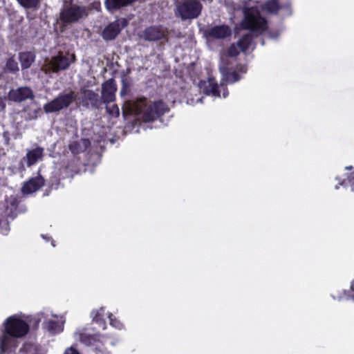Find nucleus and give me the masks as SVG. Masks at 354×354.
I'll return each mask as SVG.
<instances>
[{"label":"nucleus","instance_id":"nucleus-30","mask_svg":"<svg viewBox=\"0 0 354 354\" xmlns=\"http://www.w3.org/2000/svg\"><path fill=\"white\" fill-rule=\"evenodd\" d=\"M240 49L239 48L238 44H232L230 46V47L228 49V55L230 56L234 57L239 54Z\"/></svg>","mask_w":354,"mask_h":354},{"label":"nucleus","instance_id":"nucleus-25","mask_svg":"<svg viewBox=\"0 0 354 354\" xmlns=\"http://www.w3.org/2000/svg\"><path fill=\"white\" fill-rule=\"evenodd\" d=\"M17 1L25 8H35L39 3V0H17Z\"/></svg>","mask_w":354,"mask_h":354},{"label":"nucleus","instance_id":"nucleus-41","mask_svg":"<svg viewBox=\"0 0 354 354\" xmlns=\"http://www.w3.org/2000/svg\"><path fill=\"white\" fill-rule=\"evenodd\" d=\"M51 245H52V246H53V247H55V243H54V241H52V242H51Z\"/></svg>","mask_w":354,"mask_h":354},{"label":"nucleus","instance_id":"nucleus-40","mask_svg":"<svg viewBox=\"0 0 354 354\" xmlns=\"http://www.w3.org/2000/svg\"><path fill=\"white\" fill-rule=\"evenodd\" d=\"M353 169L352 166H348V167H345V169H346V170H350V169Z\"/></svg>","mask_w":354,"mask_h":354},{"label":"nucleus","instance_id":"nucleus-14","mask_svg":"<svg viewBox=\"0 0 354 354\" xmlns=\"http://www.w3.org/2000/svg\"><path fill=\"white\" fill-rule=\"evenodd\" d=\"M8 97L10 100L20 102L28 99H32L34 95L29 87L25 86L11 90L8 93Z\"/></svg>","mask_w":354,"mask_h":354},{"label":"nucleus","instance_id":"nucleus-34","mask_svg":"<svg viewBox=\"0 0 354 354\" xmlns=\"http://www.w3.org/2000/svg\"><path fill=\"white\" fill-rule=\"evenodd\" d=\"M280 35V32H278L277 34L275 35H273L272 33H270V37L273 39H276Z\"/></svg>","mask_w":354,"mask_h":354},{"label":"nucleus","instance_id":"nucleus-8","mask_svg":"<svg viewBox=\"0 0 354 354\" xmlns=\"http://www.w3.org/2000/svg\"><path fill=\"white\" fill-rule=\"evenodd\" d=\"M46 318L51 317L55 319H47L44 323V328L51 335H57L61 333L64 328V324L66 322V318L64 315H58L53 313L52 312L47 311L46 313H42Z\"/></svg>","mask_w":354,"mask_h":354},{"label":"nucleus","instance_id":"nucleus-6","mask_svg":"<svg viewBox=\"0 0 354 354\" xmlns=\"http://www.w3.org/2000/svg\"><path fill=\"white\" fill-rule=\"evenodd\" d=\"M198 89L207 95L214 97H226L228 95L227 88L222 82L218 85L214 78H209L207 80L201 81L198 84Z\"/></svg>","mask_w":354,"mask_h":354},{"label":"nucleus","instance_id":"nucleus-1","mask_svg":"<svg viewBox=\"0 0 354 354\" xmlns=\"http://www.w3.org/2000/svg\"><path fill=\"white\" fill-rule=\"evenodd\" d=\"M259 7L263 12L275 13L279 10L277 0H269L263 6H259L258 3L252 0H243L242 9L244 13V19L241 26L245 29H249L259 33H261L267 28V23L261 16Z\"/></svg>","mask_w":354,"mask_h":354},{"label":"nucleus","instance_id":"nucleus-19","mask_svg":"<svg viewBox=\"0 0 354 354\" xmlns=\"http://www.w3.org/2000/svg\"><path fill=\"white\" fill-rule=\"evenodd\" d=\"M90 141L88 139H80L79 140L73 141L69 145V149L75 156L77 154L84 152L89 146Z\"/></svg>","mask_w":354,"mask_h":354},{"label":"nucleus","instance_id":"nucleus-29","mask_svg":"<svg viewBox=\"0 0 354 354\" xmlns=\"http://www.w3.org/2000/svg\"><path fill=\"white\" fill-rule=\"evenodd\" d=\"M200 95L196 94L194 97H188L187 103L190 105H195L198 102L202 103L203 97Z\"/></svg>","mask_w":354,"mask_h":354},{"label":"nucleus","instance_id":"nucleus-36","mask_svg":"<svg viewBox=\"0 0 354 354\" xmlns=\"http://www.w3.org/2000/svg\"><path fill=\"white\" fill-rule=\"evenodd\" d=\"M42 238L46 240V241H48L51 239V238L46 235H41Z\"/></svg>","mask_w":354,"mask_h":354},{"label":"nucleus","instance_id":"nucleus-5","mask_svg":"<svg viewBox=\"0 0 354 354\" xmlns=\"http://www.w3.org/2000/svg\"><path fill=\"white\" fill-rule=\"evenodd\" d=\"M74 54H59L51 59H46L41 70L48 74L50 72L57 73L59 71L66 69L71 62L75 61Z\"/></svg>","mask_w":354,"mask_h":354},{"label":"nucleus","instance_id":"nucleus-32","mask_svg":"<svg viewBox=\"0 0 354 354\" xmlns=\"http://www.w3.org/2000/svg\"><path fill=\"white\" fill-rule=\"evenodd\" d=\"M348 180L351 186V191L354 192V176H348Z\"/></svg>","mask_w":354,"mask_h":354},{"label":"nucleus","instance_id":"nucleus-21","mask_svg":"<svg viewBox=\"0 0 354 354\" xmlns=\"http://www.w3.org/2000/svg\"><path fill=\"white\" fill-rule=\"evenodd\" d=\"M136 0H105V6L106 9L112 12L121 7L126 6Z\"/></svg>","mask_w":354,"mask_h":354},{"label":"nucleus","instance_id":"nucleus-35","mask_svg":"<svg viewBox=\"0 0 354 354\" xmlns=\"http://www.w3.org/2000/svg\"><path fill=\"white\" fill-rule=\"evenodd\" d=\"M331 297H333V299H337V300H341L342 299L344 298V296H335L334 295H331Z\"/></svg>","mask_w":354,"mask_h":354},{"label":"nucleus","instance_id":"nucleus-39","mask_svg":"<svg viewBox=\"0 0 354 354\" xmlns=\"http://www.w3.org/2000/svg\"><path fill=\"white\" fill-rule=\"evenodd\" d=\"M88 95H89V96H91V95L96 96L97 95H96V94H95V93H93V92H88Z\"/></svg>","mask_w":354,"mask_h":354},{"label":"nucleus","instance_id":"nucleus-10","mask_svg":"<svg viewBox=\"0 0 354 354\" xmlns=\"http://www.w3.org/2000/svg\"><path fill=\"white\" fill-rule=\"evenodd\" d=\"M86 15L85 7L72 5L62 10L60 19L65 24L73 23Z\"/></svg>","mask_w":354,"mask_h":354},{"label":"nucleus","instance_id":"nucleus-3","mask_svg":"<svg viewBox=\"0 0 354 354\" xmlns=\"http://www.w3.org/2000/svg\"><path fill=\"white\" fill-rule=\"evenodd\" d=\"M168 109L161 101L151 102L146 98L128 102L124 105V111L135 115L138 120L147 122L153 121L164 115Z\"/></svg>","mask_w":354,"mask_h":354},{"label":"nucleus","instance_id":"nucleus-31","mask_svg":"<svg viewBox=\"0 0 354 354\" xmlns=\"http://www.w3.org/2000/svg\"><path fill=\"white\" fill-rule=\"evenodd\" d=\"M63 354H80V353L73 346L67 348Z\"/></svg>","mask_w":354,"mask_h":354},{"label":"nucleus","instance_id":"nucleus-2","mask_svg":"<svg viewBox=\"0 0 354 354\" xmlns=\"http://www.w3.org/2000/svg\"><path fill=\"white\" fill-rule=\"evenodd\" d=\"M29 330L28 324L19 315L8 317L0 329V354L12 352L19 345V339Z\"/></svg>","mask_w":354,"mask_h":354},{"label":"nucleus","instance_id":"nucleus-23","mask_svg":"<svg viewBox=\"0 0 354 354\" xmlns=\"http://www.w3.org/2000/svg\"><path fill=\"white\" fill-rule=\"evenodd\" d=\"M35 58V54L31 52L21 53L19 54V59L22 68H28L34 62Z\"/></svg>","mask_w":354,"mask_h":354},{"label":"nucleus","instance_id":"nucleus-24","mask_svg":"<svg viewBox=\"0 0 354 354\" xmlns=\"http://www.w3.org/2000/svg\"><path fill=\"white\" fill-rule=\"evenodd\" d=\"M252 45V38L250 35H245L238 41V46L241 51H248Z\"/></svg>","mask_w":354,"mask_h":354},{"label":"nucleus","instance_id":"nucleus-16","mask_svg":"<svg viewBox=\"0 0 354 354\" xmlns=\"http://www.w3.org/2000/svg\"><path fill=\"white\" fill-rule=\"evenodd\" d=\"M167 30L162 26H152L148 28L143 32L142 37L145 40L156 41L162 39L166 35Z\"/></svg>","mask_w":354,"mask_h":354},{"label":"nucleus","instance_id":"nucleus-26","mask_svg":"<svg viewBox=\"0 0 354 354\" xmlns=\"http://www.w3.org/2000/svg\"><path fill=\"white\" fill-rule=\"evenodd\" d=\"M108 317L109 319L110 325L113 328L118 330H121L123 328V324L120 320H118L112 313H109Z\"/></svg>","mask_w":354,"mask_h":354},{"label":"nucleus","instance_id":"nucleus-15","mask_svg":"<svg viewBox=\"0 0 354 354\" xmlns=\"http://www.w3.org/2000/svg\"><path fill=\"white\" fill-rule=\"evenodd\" d=\"M116 85L113 80H109L102 84V98L104 103L112 102L115 98Z\"/></svg>","mask_w":354,"mask_h":354},{"label":"nucleus","instance_id":"nucleus-38","mask_svg":"<svg viewBox=\"0 0 354 354\" xmlns=\"http://www.w3.org/2000/svg\"><path fill=\"white\" fill-rule=\"evenodd\" d=\"M351 289L352 290V291H354V280L352 281L351 284Z\"/></svg>","mask_w":354,"mask_h":354},{"label":"nucleus","instance_id":"nucleus-9","mask_svg":"<svg viewBox=\"0 0 354 354\" xmlns=\"http://www.w3.org/2000/svg\"><path fill=\"white\" fill-rule=\"evenodd\" d=\"M75 94L73 92L60 95L51 102L44 106V110L46 113H53L59 111L66 108L75 99Z\"/></svg>","mask_w":354,"mask_h":354},{"label":"nucleus","instance_id":"nucleus-12","mask_svg":"<svg viewBox=\"0 0 354 354\" xmlns=\"http://www.w3.org/2000/svg\"><path fill=\"white\" fill-rule=\"evenodd\" d=\"M219 69L222 75V80L225 81L226 84H232L239 81L247 71L246 66L243 65L239 66L237 71H232L228 66L223 64L220 66Z\"/></svg>","mask_w":354,"mask_h":354},{"label":"nucleus","instance_id":"nucleus-28","mask_svg":"<svg viewBox=\"0 0 354 354\" xmlns=\"http://www.w3.org/2000/svg\"><path fill=\"white\" fill-rule=\"evenodd\" d=\"M6 67L9 71L12 72L18 71L19 69L17 63L12 58L8 60Z\"/></svg>","mask_w":354,"mask_h":354},{"label":"nucleus","instance_id":"nucleus-17","mask_svg":"<svg viewBox=\"0 0 354 354\" xmlns=\"http://www.w3.org/2000/svg\"><path fill=\"white\" fill-rule=\"evenodd\" d=\"M231 33L230 28L225 25L216 26L207 30V35L214 39H225Z\"/></svg>","mask_w":354,"mask_h":354},{"label":"nucleus","instance_id":"nucleus-37","mask_svg":"<svg viewBox=\"0 0 354 354\" xmlns=\"http://www.w3.org/2000/svg\"><path fill=\"white\" fill-rule=\"evenodd\" d=\"M336 180L339 181V185H342V186L344 185L345 183H344V180L341 181L338 177L336 178Z\"/></svg>","mask_w":354,"mask_h":354},{"label":"nucleus","instance_id":"nucleus-11","mask_svg":"<svg viewBox=\"0 0 354 354\" xmlns=\"http://www.w3.org/2000/svg\"><path fill=\"white\" fill-rule=\"evenodd\" d=\"M73 337L75 340L80 341L85 345L95 346L96 351H102L100 344L103 342V338L98 335H92L87 333L84 328H77L73 334Z\"/></svg>","mask_w":354,"mask_h":354},{"label":"nucleus","instance_id":"nucleus-18","mask_svg":"<svg viewBox=\"0 0 354 354\" xmlns=\"http://www.w3.org/2000/svg\"><path fill=\"white\" fill-rule=\"evenodd\" d=\"M44 184V178L41 176H38L26 182L22 187V192L24 194L33 193L40 189Z\"/></svg>","mask_w":354,"mask_h":354},{"label":"nucleus","instance_id":"nucleus-4","mask_svg":"<svg viewBox=\"0 0 354 354\" xmlns=\"http://www.w3.org/2000/svg\"><path fill=\"white\" fill-rule=\"evenodd\" d=\"M17 214V203L14 197L7 199L0 205V234L6 235L10 231L9 221Z\"/></svg>","mask_w":354,"mask_h":354},{"label":"nucleus","instance_id":"nucleus-22","mask_svg":"<svg viewBox=\"0 0 354 354\" xmlns=\"http://www.w3.org/2000/svg\"><path fill=\"white\" fill-rule=\"evenodd\" d=\"M104 308H100L99 309L93 310L91 313V317L93 322L99 324L103 330L106 328L105 322L104 321Z\"/></svg>","mask_w":354,"mask_h":354},{"label":"nucleus","instance_id":"nucleus-27","mask_svg":"<svg viewBox=\"0 0 354 354\" xmlns=\"http://www.w3.org/2000/svg\"><path fill=\"white\" fill-rule=\"evenodd\" d=\"M107 113L113 117H118L120 114L119 108L116 104H111L106 106Z\"/></svg>","mask_w":354,"mask_h":354},{"label":"nucleus","instance_id":"nucleus-33","mask_svg":"<svg viewBox=\"0 0 354 354\" xmlns=\"http://www.w3.org/2000/svg\"><path fill=\"white\" fill-rule=\"evenodd\" d=\"M5 106L4 99L2 97H0V111L3 110Z\"/></svg>","mask_w":354,"mask_h":354},{"label":"nucleus","instance_id":"nucleus-20","mask_svg":"<svg viewBox=\"0 0 354 354\" xmlns=\"http://www.w3.org/2000/svg\"><path fill=\"white\" fill-rule=\"evenodd\" d=\"M43 149L39 147L28 151L26 156L27 165L30 167L41 160L43 157Z\"/></svg>","mask_w":354,"mask_h":354},{"label":"nucleus","instance_id":"nucleus-7","mask_svg":"<svg viewBox=\"0 0 354 354\" xmlns=\"http://www.w3.org/2000/svg\"><path fill=\"white\" fill-rule=\"evenodd\" d=\"M202 6L197 0H185L177 7V12L183 19H192L198 17Z\"/></svg>","mask_w":354,"mask_h":354},{"label":"nucleus","instance_id":"nucleus-13","mask_svg":"<svg viewBox=\"0 0 354 354\" xmlns=\"http://www.w3.org/2000/svg\"><path fill=\"white\" fill-rule=\"evenodd\" d=\"M127 21L125 19L117 20L107 26L102 32V37L105 40H112L126 27Z\"/></svg>","mask_w":354,"mask_h":354}]
</instances>
